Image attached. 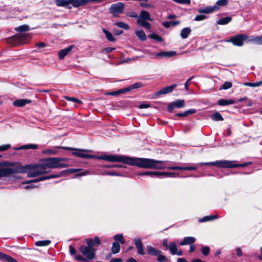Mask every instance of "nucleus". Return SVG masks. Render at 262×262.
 Instances as JSON below:
<instances>
[{
    "mask_svg": "<svg viewBox=\"0 0 262 262\" xmlns=\"http://www.w3.org/2000/svg\"><path fill=\"white\" fill-rule=\"evenodd\" d=\"M95 245H99L101 244L100 241L98 236H96L95 237V239H94Z\"/></svg>",
    "mask_w": 262,
    "mask_h": 262,
    "instance_id": "63",
    "label": "nucleus"
},
{
    "mask_svg": "<svg viewBox=\"0 0 262 262\" xmlns=\"http://www.w3.org/2000/svg\"><path fill=\"white\" fill-rule=\"evenodd\" d=\"M15 30L17 32H24L29 30V26L27 25H24L15 28Z\"/></svg>",
    "mask_w": 262,
    "mask_h": 262,
    "instance_id": "38",
    "label": "nucleus"
},
{
    "mask_svg": "<svg viewBox=\"0 0 262 262\" xmlns=\"http://www.w3.org/2000/svg\"><path fill=\"white\" fill-rule=\"evenodd\" d=\"M159 172L158 171H146L144 172H141L138 173L139 176H148L152 178L158 177Z\"/></svg>",
    "mask_w": 262,
    "mask_h": 262,
    "instance_id": "29",
    "label": "nucleus"
},
{
    "mask_svg": "<svg viewBox=\"0 0 262 262\" xmlns=\"http://www.w3.org/2000/svg\"><path fill=\"white\" fill-rule=\"evenodd\" d=\"M256 37V43L258 45H262V36H255Z\"/></svg>",
    "mask_w": 262,
    "mask_h": 262,
    "instance_id": "58",
    "label": "nucleus"
},
{
    "mask_svg": "<svg viewBox=\"0 0 262 262\" xmlns=\"http://www.w3.org/2000/svg\"><path fill=\"white\" fill-rule=\"evenodd\" d=\"M10 147V144H5L0 146V151H5Z\"/></svg>",
    "mask_w": 262,
    "mask_h": 262,
    "instance_id": "56",
    "label": "nucleus"
},
{
    "mask_svg": "<svg viewBox=\"0 0 262 262\" xmlns=\"http://www.w3.org/2000/svg\"><path fill=\"white\" fill-rule=\"evenodd\" d=\"M0 260L5 262H17V261L12 257L1 252H0Z\"/></svg>",
    "mask_w": 262,
    "mask_h": 262,
    "instance_id": "22",
    "label": "nucleus"
},
{
    "mask_svg": "<svg viewBox=\"0 0 262 262\" xmlns=\"http://www.w3.org/2000/svg\"><path fill=\"white\" fill-rule=\"evenodd\" d=\"M51 243L49 240L39 241L35 243V245L37 246H46L49 245Z\"/></svg>",
    "mask_w": 262,
    "mask_h": 262,
    "instance_id": "41",
    "label": "nucleus"
},
{
    "mask_svg": "<svg viewBox=\"0 0 262 262\" xmlns=\"http://www.w3.org/2000/svg\"><path fill=\"white\" fill-rule=\"evenodd\" d=\"M236 254L238 256H241L242 255V251L241 248H237L236 249Z\"/></svg>",
    "mask_w": 262,
    "mask_h": 262,
    "instance_id": "64",
    "label": "nucleus"
},
{
    "mask_svg": "<svg viewBox=\"0 0 262 262\" xmlns=\"http://www.w3.org/2000/svg\"><path fill=\"white\" fill-rule=\"evenodd\" d=\"M71 0H55V3L58 7H63L68 9H71Z\"/></svg>",
    "mask_w": 262,
    "mask_h": 262,
    "instance_id": "14",
    "label": "nucleus"
},
{
    "mask_svg": "<svg viewBox=\"0 0 262 262\" xmlns=\"http://www.w3.org/2000/svg\"><path fill=\"white\" fill-rule=\"evenodd\" d=\"M193 78V76L190 77L185 83V88L188 90L189 85L190 84V80Z\"/></svg>",
    "mask_w": 262,
    "mask_h": 262,
    "instance_id": "59",
    "label": "nucleus"
},
{
    "mask_svg": "<svg viewBox=\"0 0 262 262\" xmlns=\"http://www.w3.org/2000/svg\"><path fill=\"white\" fill-rule=\"evenodd\" d=\"M86 243L88 245V247L92 248L93 246H95L94 241L92 238L86 239Z\"/></svg>",
    "mask_w": 262,
    "mask_h": 262,
    "instance_id": "50",
    "label": "nucleus"
},
{
    "mask_svg": "<svg viewBox=\"0 0 262 262\" xmlns=\"http://www.w3.org/2000/svg\"><path fill=\"white\" fill-rule=\"evenodd\" d=\"M228 0H218L216 4L213 6L207 7L205 8H199L198 12L200 13H211L219 11L220 7H223L228 4Z\"/></svg>",
    "mask_w": 262,
    "mask_h": 262,
    "instance_id": "7",
    "label": "nucleus"
},
{
    "mask_svg": "<svg viewBox=\"0 0 262 262\" xmlns=\"http://www.w3.org/2000/svg\"><path fill=\"white\" fill-rule=\"evenodd\" d=\"M64 98L66 100L69 101H72V102H73L76 103L82 104V101L80 100L77 99L76 98H74V97L66 96L64 97Z\"/></svg>",
    "mask_w": 262,
    "mask_h": 262,
    "instance_id": "40",
    "label": "nucleus"
},
{
    "mask_svg": "<svg viewBox=\"0 0 262 262\" xmlns=\"http://www.w3.org/2000/svg\"><path fill=\"white\" fill-rule=\"evenodd\" d=\"M244 85L250 87H257L262 85V80L256 82H245Z\"/></svg>",
    "mask_w": 262,
    "mask_h": 262,
    "instance_id": "39",
    "label": "nucleus"
},
{
    "mask_svg": "<svg viewBox=\"0 0 262 262\" xmlns=\"http://www.w3.org/2000/svg\"><path fill=\"white\" fill-rule=\"evenodd\" d=\"M147 20H152L149 12L146 10H142L140 15L138 16L137 20V24L141 27L150 29L151 28V25L147 21Z\"/></svg>",
    "mask_w": 262,
    "mask_h": 262,
    "instance_id": "6",
    "label": "nucleus"
},
{
    "mask_svg": "<svg viewBox=\"0 0 262 262\" xmlns=\"http://www.w3.org/2000/svg\"><path fill=\"white\" fill-rule=\"evenodd\" d=\"M235 161L219 160L211 162L201 163L200 165L215 166L219 168H234L237 167H245L251 164V162H246L243 164H237Z\"/></svg>",
    "mask_w": 262,
    "mask_h": 262,
    "instance_id": "3",
    "label": "nucleus"
},
{
    "mask_svg": "<svg viewBox=\"0 0 262 262\" xmlns=\"http://www.w3.org/2000/svg\"><path fill=\"white\" fill-rule=\"evenodd\" d=\"M140 5L141 7H143V8H153L154 7L153 5L148 4L145 2H141L140 3Z\"/></svg>",
    "mask_w": 262,
    "mask_h": 262,
    "instance_id": "51",
    "label": "nucleus"
},
{
    "mask_svg": "<svg viewBox=\"0 0 262 262\" xmlns=\"http://www.w3.org/2000/svg\"><path fill=\"white\" fill-rule=\"evenodd\" d=\"M126 15L134 18H137L138 19V16L137 13L135 11L126 12Z\"/></svg>",
    "mask_w": 262,
    "mask_h": 262,
    "instance_id": "52",
    "label": "nucleus"
},
{
    "mask_svg": "<svg viewBox=\"0 0 262 262\" xmlns=\"http://www.w3.org/2000/svg\"><path fill=\"white\" fill-rule=\"evenodd\" d=\"M2 166H5V167H14V168H16V169H18V170L20 171L18 173L21 172L23 171L21 170V169L14 167L11 164L9 163L0 162V167H2ZM3 168V167H2V168ZM4 168H5V167Z\"/></svg>",
    "mask_w": 262,
    "mask_h": 262,
    "instance_id": "43",
    "label": "nucleus"
},
{
    "mask_svg": "<svg viewBox=\"0 0 262 262\" xmlns=\"http://www.w3.org/2000/svg\"><path fill=\"white\" fill-rule=\"evenodd\" d=\"M117 92V95L118 94H123V93H125L126 92H129V89H128V87L127 88H124V89H120L118 91H116Z\"/></svg>",
    "mask_w": 262,
    "mask_h": 262,
    "instance_id": "55",
    "label": "nucleus"
},
{
    "mask_svg": "<svg viewBox=\"0 0 262 262\" xmlns=\"http://www.w3.org/2000/svg\"><path fill=\"white\" fill-rule=\"evenodd\" d=\"M149 37L150 38L155 39V40H157L158 41H160V42L162 41V37H161L160 36H159L158 35H157L156 33L151 34V35H150Z\"/></svg>",
    "mask_w": 262,
    "mask_h": 262,
    "instance_id": "47",
    "label": "nucleus"
},
{
    "mask_svg": "<svg viewBox=\"0 0 262 262\" xmlns=\"http://www.w3.org/2000/svg\"><path fill=\"white\" fill-rule=\"evenodd\" d=\"M135 244L138 249V253L140 255H144L145 252L141 240L139 238H135L134 239Z\"/></svg>",
    "mask_w": 262,
    "mask_h": 262,
    "instance_id": "16",
    "label": "nucleus"
},
{
    "mask_svg": "<svg viewBox=\"0 0 262 262\" xmlns=\"http://www.w3.org/2000/svg\"><path fill=\"white\" fill-rule=\"evenodd\" d=\"M190 32L191 29L189 28H183L181 32V36L182 38H186Z\"/></svg>",
    "mask_w": 262,
    "mask_h": 262,
    "instance_id": "31",
    "label": "nucleus"
},
{
    "mask_svg": "<svg viewBox=\"0 0 262 262\" xmlns=\"http://www.w3.org/2000/svg\"><path fill=\"white\" fill-rule=\"evenodd\" d=\"M43 152L44 154H48L54 155V154H56L57 152V151L55 150V149H47L43 151Z\"/></svg>",
    "mask_w": 262,
    "mask_h": 262,
    "instance_id": "53",
    "label": "nucleus"
},
{
    "mask_svg": "<svg viewBox=\"0 0 262 262\" xmlns=\"http://www.w3.org/2000/svg\"><path fill=\"white\" fill-rule=\"evenodd\" d=\"M196 112V110L194 109H190L183 113H179L176 114V116L179 117H186L189 115L194 114Z\"/></svg>",
    "mask_w": 262,
    "mask_h": 262,
    "instance_id": "23",
    "label": "nucleus"
},
{
    "mask_svg": "<svg viewBox=\"0 0 262 262\" xmlns=\"http://www.w3.org/2000/svg\"><path fill=\"white\" fill-rule=\"evenodd\" d=\"M248 42H254L256 43V37L255 36H251L250 37H248V38L247 39Z\"/></svg>",
    "mask_w": 262,
    "mask_h": 262,
    "instance_id": "60",
    "label": "nucleus"
},
{
    "mask_svg": "<svg viewBox=\"0 0 262 262\" xmlns=\"http://www.w3.org/2000/svg\"><path fill=\"white\" fill-rule=\"evenodd\" d=\"M147 250L149 254L153 256H157L161 253L160 250L156 249L155 248L150 246H147Z\"/></svg>",
    "mask_w": 262,
    "mask_h": 262,
    "instance_id": "21",
    "label": "nucleus"
},
{
    "mask_svg": "<svg viewBox=\"0 0 262 262\" xmlns=\"http://www.w3.org/2000/svg\"><path fill=\"white\" fill-rule=\"evenodd\" d=\"M168 249L172 255L176 254L181 256L183 254V252L181 250L178 251L176 243L173 242H171L169 244Z\"/></svg>",
    "mask_w": 262,
    "mask_h": 262,
    "instance_id": "13",
    "label": "nucleus"
},
{
    "mask_svg": "<svg viewBox=\"0 0 262 262\" xmlns=\"http://www.w3.org/2000/svg\"><path fill=\"white\" fill-rule=\"evenodd\" d=\"M176 54L175 52H161L156 54V56H161V57H172Z\"/></svg>",
    "mask_w": 262,
    "mask_h": 262,
    "instance_id": "27",
    "label": "nucleus"
},
{
    "mask_svg": "<svg viewBox=\"0 0 262 262\" xmlns=\"http://www.w3.org/2000/svg\"><path fill=\"white\" fill-rule=\"evenodd\" d=\"M143 86V84L142 83H141V82H136L133 84H131L130 85H129L128 86V89H129V91H131L133 89H138V88H142Z\"/></svg>",
    "mask_w": 262,
    "mask_h": 262,
    "instance_id": "42",
    "label": "nucleus"
},
{
    "mask_svg": "<svg viewBox=\"0 0 262 262\" xmlns=\"http://www.w3.org/2000/svg\"><path fill=\"white\" fill-rule=\"evenodd\" d=\"M75 258L77 260L84 261L86 259L81 255H76Z\"/></svg>",
    "mask_w": 262,
    "mask_h": 262,
    "instance_id": "62",
    "label": "nucleus"
},
{
    "mask_svg": "<svg viewBox=\"0 0 262 262\" xmlns=\"http://www.w3.org/2000/svg\"><path fill=\"white\" fill-rule=\"evenodd\" d=\"M232 20L230 16L222 18L217 21V24L220 25H224L230 23Z\"/></svg>",
    "mask_w": 262,
    "mask_h": 262,
    "instance_id": "28",
    "label": "nucleus"
},
{
    "mask_svg": "<svg viewBox=\"0 0 262 262\" xmlns=\"http://www.w3.org/2000/svg\"><path fill=\"white\" fill-rule=\"evenodd\" d=\"M248 38L247 35L239 34L231 37L227 42H232L234 46L241 47L244 45V41Z\"/></svg>",
    "mask_w": 262,
    "mask_h": 262,
    "instance_id": "9",
    "label": "nucleus"
},
{
    "mask_svg": "<svg viewBox=\"0 0 262 262\" xmlns=\"http://www.w3.org/2000/svg\"><path fill=\"white\" fill-rule=\"evenodd\" d=\"M125 9V5L121 2L112 4L109 8V12L114 16L118 17L122 14Z\"/></svg>",
    "mask_w": 262,
    "mask_h": 262,
    "instance_id": "8",
    "label": "nucleus"
},
{
    "mask_svg": "<svg viewBox=\"0 0 262 262\" xmlns=\"http://www.w3.org/2000/svg\"><path fill=\"white\" fill-rule=\"evenodd\" d=\"M201 252L204 256L208 255L210 252V248L208 246H202L201 248Z\"/></svg>",
    "mask_w": 262,
    "mask_h": 262,
    "instance_id": "45",
    "label": "nucleus"
},
{
    "mask_svg": "<svg viewBox=\"0 0 262 262\" xmlns=\"http://www.w3.org/2000/svg\"><path fill=\"white\" fill-rule=\"evenodd\" d=\"M102 31L105 34L108 40L110 41H114L115 40L114 37L110 32L106 30L105 28H103Z\"/></svg>",
    "mask_w": 262,
    "mask_h": 262,
    "instance_id": "33",
    "label": "nucleus"
},
{
    "mask_svg": "<svg viewBox=\"0 0 262 262\" xmlns=\"http://www.w3.org/2000/svg\"><path fill=\"white\" fill-rule=\"evenodd\" d=\"M114 238L115 241L120 242L122 244L125 243V241L123 239V235L121 234L115 235Z\"/></svg>",
    "mask_w": 262,
    "mask_h": 262,
    "instance_id": "44",
    "label": "nucleus"
},
{
    "mask_svg": "<svg viewBox=\"0 0 262 262\" xmlns=\"http://www.w3.org/2000/svg\"><path fill=\"white\" fill-rule=\"evenodd\" d=\"M174 2L180 4H186L189 5L190 4V0H172Z\"/></svg>",
    "mask_w": 262,
    "mask_h": 262,
    "instance_id": "48",
    "label": "nucleus"
},
{
    "mask_svg": "<svg viewBox=\"0 0 262 262\" xmlns=\"http://www.w3.org/2000/svg\"><path fill=\"white\" fill-rule=\"evenodd\" d=\"M120 244L117 242H114L113 244L112 248V252L114 254H116L120 251Z\"/></svg>",
    "mask_w": 262,
    "mask_h": 262,
    "instance_id": "34",
    "label": "nucleus"
},
{
    "mask_svg": "<svg viewBox=\"0 0 262 262\" xmlns=\"http://www.w3.org/2000/svg\"><path fill=\"white\" fill-rule=\"evenodd\" d=\"M114 25L117 26L119 28H122L124 30H128L129 29V26L128 24L123 23L122 21L116 22L114 24Z\"/></svg>",
    "mask_w": 262,
    "mask_h": 262,
    "instance_id": "32",
    "label": "nucleus"
},
{
    "mask_svg": "<svg viewBox=\"0 0 262 262\" xmlns=\"http://www.w3.org/2000/svg\"><path fill=\"white\" fill-rule=\"evenodd\" d=\"M58 148H61L66 150H72L73 152H72V155L73 156H76L77 157L83 158V159H91V158H95L97 157L94 155H91L88 154L86 152L91 151L89 150H85L83 149H79V148H72V147H64V146H58L56 147Z\"/></svg>",
    "mask_w": 262,
    "mask_h": 262,
    "instance_id": "5",
    "label": "nucleus"
},
{
    "mask_svg": "<svg viewBox=\"0 0 262 262\" xmlns=\"http://www.w3.org/2000/svg\"><path fill=\"white\" fill-rule=\"evenodd\" d=\"M196 241L195 237L192 236L185 237L183 240L180 242L179 244L181 246L190 245L194 244Z\"/></svg>",
    "mask_w": 262,
    "mask_h": 262,
    "instance_id": "19",
    "label": "nucleus"
},
{
    "mask_svg": "<svg viewBox=\"0 0 262 262\" xmlns=\"http://www.w3.org/2000/svg\"><path fill=\"white\" fill-rule=\"evenodd\" d=\"M217 103L220 105L225 106V105L235 104V102L233 100H226V99H220L218 101Z\"/></svg>",
    "mask_w": 262,
    "mask_h": 262,
    "instance_id": "25",
    "label": "nucleus"
},
{
    "mask_svg": "<svg viewBox=\"0 0 262 262\" xmlns=\"http://www.w3.org/2000/svg\"><path fill=\"white\" fill-rule=\"evenodd\" d=\"M232 83L230 82H225L222 85V88L220 89L221 90H227L228 89H230L232 87Z\"/></svg>",
    "mask_w": 262,
    "mask_h": 262,
    "instance_id": "46",
    "label": "nucleus"
},
{
    "mask_svg": "<svg viewBox=\"0 0 262 262\" xmlns=\"http://www.w3.org/2000/svg\"><path fill=\"white\" fill-rule=\"evenodd\" d=\"M135 34L141 40L144 41L147 39L146 35L142 30H136Z\"/></svg>",
    "mask_w": 262,
    "mask_h": 262,
    "instance_id": "26",
    "label": "nucleus"
},
{
    "mask_svg": "<svg viewBox=\"0 0 262 262\" xmlns=\"http://www.w3.org/2000/svg\"><path fill=\"white\" fill-rule=\"evenodd\" d=\"M167 168L168 169H170V170H186V167L172 166V167H168Z\"/></svg>",
    "mask_w": 262,
    "mask_h": 262,
    "instance_id": "49",
    "label": "nucleus"
},
{
    "mask_svg": "<svg viewBox=\"0 0 262 262\" xmlns=\"http://www.w3.org/2000/svg\"><path fill=\"white\" fill-rule=\"evenodd\" d=\"M98 159H102L110 162H120L130 165L137 166L140 168L163 169L166 168L165 161H159L152 159L130 158L123 156L105 155L97 157Z\"/></svg>",
    "mask_w": 262,
    "mask_h": 262,
    "instance_id": "1",
    "label": "nucleus"
},
{
    "mask_svg": "<svg viewBox=\"0 0 262 262\" xmlns=\"http://www.w3.org/2000/svg\"><path fill=\"white\" fill-rule=\"evenodd\" d=\"M185 106V101L184 100H177L175 101L169 103L168 104V110L171 112L175 108H182Z\"/></svg>",
    "mask_w": 262,
    "mask_h": 262,
    "instance_id": "11",
    "label": "nucleus"
},
{
    "mask_svg": "<svg viewBox=\"0 0 262 262\" xmlns=\"http://www.w3.org/2000/svg\"><path fill=\"white\" fill-rule=\"evenodd\" d=\"M70 253L72 255H73L76 254V250L72 246H70Z\"/></svg>",
    "mask_w": 262,
    "mask_h": 262,
    "instance_id": "61",
    "label": "nucleus"
},
{
    "mask_svg": "<svg viewBox=\"0 0 262 262\" xmlns=\"http://www.w3.org/2000/svg\"><path fill=\"white\" fill-rule=\"evenodd\" d=\"M176 86H177V84H174L171 85L170 86L164 88L163 89H161L160 91L158 92L157 93V95H164V94L169 93L171 92Z\"/></svg>",
    "mask_w": 262,
    "mask_h": 262,
    "instance_id": "18",
    "label": "nucleus"
},
{
    "mask_svg": "<svg viewBox=\"0 0 262 262\" xmlns=\"http://www.w3.org/2000/svg\"><path fill=\"white\" fill-rule=\"evenodd\" d=\"M15 37L17 38L20 40H24L25 39H29L31 38V36L29 33H22L17 34Z\"/></svg>",
    "mask_w": 262,
    "mask_h": 262,
    "instance_id": "24",
    "label": "nucleus"
},
{
    "mask_svg": "<svg viewBox=\"0 0 262 262\" xmlns=\"http://www.w3.org/2000/svg\"><path fill=\"white\" fill-rule=\"evenodd\" d=\"M37 148V145L36 144H27L20 146L16 149H35Z\"/></svg>",
    "mask_w": 262,
    "mask_h": 262,
    "instance_id": "37",
    "label": "nucleus"
},
{
    "mask_svg": "<svg viewBox=\"0 0 262 262\" xmlns=\"http://www.w3.org/2000/svg\"><path fill=\"white\" fill-rule=\"evenodd\" d=\"M80 251L86 257V260L90 261L95 258L96 250L93 248L82 246L80 248Z\"/></svg>",
    "mask_w": 262,
    "mask_h": 262,
    "instance_id": "10",
    "label": "nucleus"
},
{
    "mask_svg": "<svg viewBox=\"0 0 262 262\" xmlns=\"http://www.w3.org/2000/svg\"><path fill=\"white\" fill-rule=\"evenodd\" d=\"M206 18V16L204 15H196L194 18L195 21H201Z\"/></svg>",
    "mask_w": 262,
    "mask_h": 262,
    "instance_id": "54",
    "label": "nucleus"
},
{
    "mask_svg": "<svg viewBox=\"0 0 262 262\" xmlns=\"http://www.w3.org/2000/svg\"><path fill=\"white\" fill-rule=\"evenodd\" d=\"M81 170V169H75V168L69 169L67 170H63L62 172H61L60 173H59L58 174H51V175H50V176H47V177H41L38 179H32L30 181H26L23 182V184H30V183L37 182L39 181H43V180H45L47 179L56 178L61 177L64 174L67 175V174H69L71 173H75V172L80 171Z\"/></svg>",
    "mask_w": 262,
    "mask_h": 262,
    "instance_id": "4",
    "label": "nucleus"
},
{
    "mask_svg": "<svg viewBox=\"0 0 262 262\" xmlns=\"http://www.w3.org/2000/svg\"><path fill=\"white\" fill-rule=\"evenodd\" d=\"M31 102V100L28 99H17L15 100L13 104L14 106L16 107H23L25 106L26 104H29Z\"/></svg>",
    "mask_w": 262,
    "mask_h": 262,
    "instance_id": "20",
    "label": "nucleus"
},
{
    "mask_svg": "<svg viewBox=\"0 0 262 262\" xmlns=\"http://www.w3.org/2000/svg\"><path fill=\"white\" fill-rule=\"evenodd\" d=\"M219 217V215L217 214L213 215H209L203 217L200 221L202 222H207L209 221L213 220L214 219H217Z\"/></svg>",
    "mask_w": 262,
    "mask_h": 262,
    "instance_id": "36",
    "label": "nucleus"
},
{
    "mask_svg": "<svg viewBox=\"0 0 262 262\" xmlns=\"http://www.w3.org/2000/svg\"><path fill=\"white\" fill-rule=\"evenodd\" d=\"M73 47L74 45H71L67 48L60 50L58 54L59 58L60 59H63L65 56L72 51Z\"/></svg>",
    "mask_w": 262,
    "mask_h": 262,
    "instance_id": "15",
    "label": "nucleus"
},
{
    "mask_svg": "<svg viewBox=\"0 0 262 262\" xmlns=\"http://www.w3.org/2000/svg\"><path fill=\"white\" fill-rule=\"evenodd\" d=\"M179 175V173L175 172H159L158 177H176Z\"/></svg>",
    "mask_w": 262,
    "mask_h": 262,
    "instance_id": "30",
    "label": "nucleus"
},
{
    "mask_svg": "<svg viewBox=\"0 0 262 262\" xmlns=\"http://www.w3.org/2000/svg\"><path fill=\"white\" fill-rule=\"evenodd\" d=\"M157 256H158L157 258V260L159 261V262H162L166 259V257L164 255H161V254L158 255Z\"/></svg>",
    "mask_w": 262,
    "mask_h": 262,
    "instance_id": "57",
    "label": "nucleus"
},
{
    "mask_svg": "<svg viewBox=\"0 0 262 262\" xmlns=\"http://www.w3.org/2000/svg\"><path fill=\"white\" fill-rule=\"evenodd\" d=\"M71 6L75 8L84 6L88 4V0H71Z\"/></svg>",
    "mask_w": 262,
    "mask_h": 262,
    "instance_id": "17",
    "label": "nucleus"
},
{
    "mask_svg": "<svg viewBox=\"0 0 262 262\" xmlns=\"http://www.w3.org/2000/svg\"><path fill=\"white\" fill-rule=\"evenodd\" d=\"M66 158H50L45 159L41 163L33 165L28 173V177L34 178L49 172L53 168H65L69 166L63 162L68 161Z\"/></svg>",
    "mask_w": 262,
    "mask_h": 262,
    "instance_id": "2",
    "label": "nucleus"
},
{
    "mask_svg": "<svg viewBox=\"0 0 262 262\" xmlns=\"http://www.w3.org/2000/svg\"><path fill=\"white\" fill-rule=\"evenodd\" d=\"M20 171L14 167H5L0 168V177H5L13 173H16Z\"/></svg>",
    "mask_w": 262,
    "mask_h": 262,
    "instance_id": "12",
    "label": "nucleus"
},
{
    "mask_svg": "<svg viewBox=\"0 0 262 262\" xmlns=\"http://www.w3.org/2000/svg\"><path fill=\"white\" fill-rule=\"evenodd\" d=\"M211 118L214 121H223V118L222 115L219 113L216 112L211 116Z\"/></svg>",
    "mask_w": 262,
    "mask_h": 262,
    "instance_id": "35",
    "label": "nucleus"
}]
</instances>
